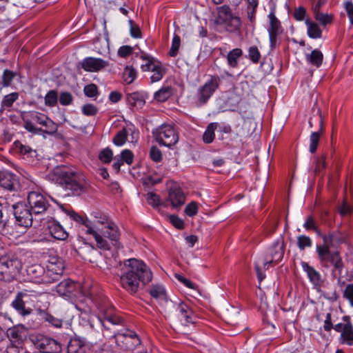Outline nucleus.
<instances>
[{
    "label": "nucleus",
    "instance_id": "f257e3e1",
    "mask_svg": "<svg viewBox=\"0 0 353 353\" xmlns=\"http://www.w3.org/2000/svg\"><path fill=\"white\" fill-rule=\"evenodd\" d=\"M68 214L72 220L86 228L85 233L93 236L97 247L99 249H110V244L103 236L115 243L119 240L120 232L118 226L108 215L101 212H93L91 214L93 220H90L73 210L68 211Z\"/></svg>",
    "mask_w": 353,
    "mask_h": 353
},
{
    "label": "nucleus",
    "instance_id": "f03ea898",
    "mask_svg": "<svg viewBox=\"0 0 353 353\" xmlns=\"http://www.w3.org/2000/svg\"><path fill=\"white\" fill-rule=\"evenodd\" d=\"M119 277L121 286L134 295L141 287L152 281L153 274L144 261L132 258L123 261Z\"/></svg>",
    "mask_w": 353,
    "mask_h": 353
},
{
    "label": "nucleus",
    "instance_id": "7ed1b4c3",
    "mask_svg": "<svg viewBox=\"0 0 353 353\" xmlns=\"http://www.w3.org/2000/svg\"><path fill=\"white\" fill-rule=\"evenodd\" d=\"M321 238L323 244L317 245L316 247L320 265L325 268H328L331 265L333 266L332 274L337 272L341 276L345 267L341 253L338 250L334 252L330 250V248L335 241L334 234L333 233L323 234Z\"/></svg>",
    "mask_w": 353,
    "mask_h": 353
},
{
    "label": "nucleus",
    "instance_id": "20e7f679",
    "mask_svg": "<svg viewBox=\"0 0 353 353\" xmlns=\"http://www.w3.org/2000/svg\"><path fill=\"white\" fill-rule=\"evenodd\" d=\"M23 128L34 134H47L53 135L58 130V125L46 114L37 112L29 111L21 115Z\"/></svg>",
    "mask_w": 353,
    "mask_h": 353
},
{
    "label": "nucleus",
    "instance_id": "39448f33",
    "mask_svg": "<svg viewBox=\"0 0 353 353\" xmlns=\"http://www.w3.org/2000/svg\"><path fill=\"white\" fill-rule=\"evenodd\" d=\"M58 176L59 183L64 189L70 190L73 195L85 193L90 187L85 176L79 173L60 170Z\"/></svg>",
    "mask_w": 353,
    "mask_h": 353
},
{
    "label": "nucleus",
    "instance_id": "423d86ee",
    "mask_svg": "<svg viewBox=\"0 0 353 353\" xmlns=\"http://www.w3.org/2000/svg\"><path fill=\"white\" fill-rule=\"evenodd\" d=\"M22 268L21 260L14 255L0 257V280L10 282L17 279Z\"/></svg>",
    "mask_w": 353,
    "mask_h": 353
},
{
    "label": "nucleus",
    "instance_id": "0eeeda50",
    "mask_svg": "<svg viewBox=\"0 0 353 353\" xmlns=\"http://www.w3.org/2000/svg\"><path fill=\"white\" fill-rule=\"evenodd\" d=\"M99 310L98 319L102 326L110 330L108 324L112 325H124L125 320L117 312L114 307L106 300H103V303H97Z\"/></svg>",
    "mask_w": 353,
    "mask_h": 353
},
{
    "label": "nucleus",
    "instance_id": "6e6552de",
    "mask_svg": "<svg viewBox=\"0 0 353 353\" xmlns=\"http://www.w3.org/2000/svg\"><path fill=\"white\" fill-rule=\"evenodd\" d=\"M156 141L161 145L171 148L179 141V133L174 124L163 123L152 131Z\"/></svg>",
    "mask_w": 353,
    "mask_h": 353
},
{
    "label": "nucleus",
    "instance_id": "1a4fd4ad",
    "mask_svg": "<svg viewBox=\"0 0 353 353\" xmlns=\"http://www.w3.org/2000/svg\"><path fill=\"white\" fill-rule=\"evenodd\" d=\"M112 337L117 345L125 351H133L141 345V339L137 334L129 329H122L114 332Z\"/></svg>",
    "mask_w": 353,
    "mask_h": 353
},
{
    "label": "nucleus",
    "instance_id": "9d476101",
    "mask_svg": "<svg viewBox=\"0 0 353 353\" xmlns=\"http://www.w3.org/2000/svg\"><path fill=\"white\" fill-rule=\"evenodd\" d=\"M32 295L26 290L17 292L14 299L11 302V307L21 316H27L33 312L34 301Z\"/></svg>",
    "mask_w": 353,
    "mask_h": 353
},
{
    "label": "nucleus",
    "instance_id": "9b49d317",
    "mask_svg": "<svg viewBox=\"0 0 353 353\" xmlns=\"http://www.w3.org/2000/svg\"><path fill=\"white\" fill-rule=\"evenodd\" d=\"M46 263V271L50 283L57 281L63 273L65 269L64 261L57 254H49Z\"/></svg>",
    "mask_w": 353,
    "mask_h": 353
},
{
    "label": "nucleus",
    "instance_id": "f8f14e48",
    "mask_svg": "<svg viewBox=\"0 0 353 353\" xmlns=\"http://www.w3.org/2000/svg\"><path fill=\"white\" fill-rule=\"evenodd\" d=\"M221 78L218 75H210V79L197 90V100L201 105L205 104L214 93L219 88Z\"/></svg>",
    "mask_w": 353,
    "mask_h": 353
},
{
    "label": "nucleus",
    "instance_id": "ddd939ff",
    "mask_svg": "<svg viewBox=\"0 0 353 353\" xmlns=\"http://www.w3.org/2000/svg\"><path fill=\"white\" fill-rule=\"evenodd\" d=\"M28 205L34 214H43L50 207L49 199L39 192L32 191L27 196Z\"/></svg>",
    "mask_w": 353,
    "mask_h": 353
},
{
    "label": "nucleus",
    "instance_id": "4468645a",
    "mask_svg": "<svg viewBox=\"0 0 353 353\" xmlns=\"http://www.w3.org/2000/svg\"><path fill=\"white\" fill-rule=\"evenodd\" d=\"M141 58L146 61V63L142 64L141 66L142 71H150L152 72L150 77L151 83L161 81L166 72V69L163 66L161 63L154 57L148 55H141Z\"/></svg>",
    "mask_w": 353,
    "mask_h": 353
},
{
    "label": "nucleus",
    "instance_id": "2eb2a0df",
    "mask_svg": "<svg viewBox=\"0 0 353 353\" xmlns=\"http://www.w3.org/2000/svg\"><path fill=\"white\" fill-rule=\"evenodd\" d=\"M16 223L19 226L29 228L32 226L33 218L31 209L23 202H18L12 205Z\"/></svg>",
    "mask_w": 353,
    "mask_h": 353
},
{
    "label": "nucleus",
    "instance_id": "dca6fc26",
    "mask_svg": "<svg viewBox=\"0 0 353 353\" xmlns=\"http://www.w3.org/2000/svg\"><path fill=\"white\" fill-rule=\"evenodd\" d=\"M343 323L335 325L334 330L341 333L339 340L342 344L349 346L353 345V325L350 316L345 315L342 317Z\"/></svg>",
    "mask_w": 353,
    "mask_h": 353
},
{
    "label": "nucleus",
    "instance_id": "f3484780",
    "mask_svg": "<svg viewBox=\"0 0 353 353\" xmlns=\"http://www.w3.org/2000/svg\"><path fill=\"white\" fill-rule=\"evenodd\" d=\"M285 243L283 240L276 241L267 250L264 259V265L279 263L283 258Z\"/></svg>",
    "mask_w": 353,
    "mask_h": 353
},
{
    "label": "nucleus",
    "instance_id": "a211bd4d",
    "mask_svg": "<svg viewBox=\"0 0 353 353\" xmlns=\"http://www.w3.org/2000/svg\"><path fill=\"white\" fill-rule=\"evenodd\" d=\"M0 185L11 192H17L21 188L19 176L9 170L0 171Z\"/></svg>",
    "mask_w": 353,
    "mask_h": 353
},
{
    "label": "nucleus",
    "instance_id": "6ab92c4d",
    "mask_svg": "<svg viewBox=\"0 0 353 353\" xmlns=\"http://www.w3.org/2000/svg\"><path fill=\"white\" fill-rule=\"evenodd\" d=\"M79 65L88 72H98L109 65V62L101 58L88 57L83 59Z\"/></svg>",
    "mask_w": 353,
    "mask_h": 353
},
{
    "label": "nucleus",
    "instance_id": "aec40b11",
    "mask_svg": "<svg viewBox=\"0 0 353 353\" xmlns=\"http://www.w3.org/2000/svg\"><path fill=\"white\" fill-rule=\"evenodd\" d=\"M270 19V27L268 29L270 38V46L272 50L277 46V37L282 33L283 30L280 21L276 18L273 11L268 15Z\"/></svg>",
    "mask_w": 353,
    "mask_h": 353
},
{
    "label": "nucleus",
    "instance_id": "412c9836",
    "mask_svg": "<svg viewBox=\"0 0 353 353\" xmlns=\"http://www.w3.org/2000/svg\"><path fill=\"white\" fill-rule=\"evenodd\" d=\"M177 316L181 323L184 326L194 325L197 317L193 310L185 303H180L176 307Z\"/></svg>",
    "mask_w": 353,
    "mask_h": 353
},
{
    "label": "nucleus",
    "instance_id": "4be33fe9",
    "mask_svg": "<svg viewBox=\"0 0 353 353\" xmlns=\"http://www.w3.org/2000/svg\"><path fill=\"white\" fill-rule=\"evenodd\" d=\"M27 275L35 283H50L46 269L40 264H32L26 269Z\"/></svg>",
    "mask_w": 353,
    "mask_h": 353
},
{
    "label": "nucleus",
    "instance_id": "5701e85b",
    "mask_svg": "<svg viewBox=\"0 0 353 353\" xmlns=\"http://www.w3.org/2000/svg\"><path fill=\"white\" fill-rule=\"evenodd\" d=\"M36 347L42 353H59L61 351L59 343L53 339L47 337L38 339Z\"/></svg>",
    "mask_w": 353,
    "mask_h": 353
},
{
    "label": "nucleus",
    "instance_id": "b1692460",
    "mask_svg": "<svg viewBox=\"0 0 353 353\" xmlns=\"http://www.w3.org/2000/svg\"><path fill=\"white\" fill-rule=\"evenodd\" d=\"M130 133H131L132 139L134 137L138 139L139 131L136 130L133 125H129L127 127L123 128L115 134L112 139L113 143L117 146H122L127 141ZM132 141L133 140H132Z\"/></svg>",
    "mask_w": 353,
    "mask_h": 353
},
{
    "label": "nucleus",
    "instance_id": "393cba45",
    "mask_svg": "<svg viewBox=\"0 0 353 353\" xmlns=\"http://www.w3.org/2000/svg\"><path fill=\"white\" fill-rule=\"evenodd\" d=\"M168 201L173 208H179L183 205L185 201V196L182 189L174 184L168 190Z\"/></svg>",
    "mask_w": 353,
    "mask_h": 353
},
{
    "label": "nucleus",
    "instance_id": "a878e982",
    "mask_svg": "<svg viewBox=\"0 0 353 353\" xmlns=\"http://www.w3.org/2000/svg\"><path fill=\"white\" fill-rule=\"evenodd\" d=\"M27 331L24 325H14L7 330V336L10 342L18 345H23V341L26 339Z\"/></svg>",
    "mask_w": 353,
    "mask_h": 353
},
{
    "label": "nucleus",
    "instance_id": "bb28decb",
    "mask_svg": "<svg viewBox=\"0 0 353 353\" xmlns=\"http://www.w3.org/2000/svg\"><path fill=\"white\" fill-rule=\"evenodd\" d=\"M48 229L51 236L55 239L64 241L68 236V233L63 226L55 220L48 221Z\"/></svg>",
    "mask_w": 353,
    "mask_h": 353
},
{
    "label": "nucleus",
    "instance_id": "cd10ccee",
    "mask_svg": "<svg viewBox=\"0 0 353 353\" xmlns=\"http://www.w3.org/2000/svg\"><path fill=\"white\" fill-rule=\"evenodd\" d=\"M301 265L305 272H306L309 281L314 286H321L323 280L321 274L312 266L310 265L305 261H301Z\"/></svg>",
    "mask_w": 353,
    "mask_h": 353
},
{
    "label": "nucleus",
    "instance_id": "c85d7f7f",
    "mask_svg": "<svg viewBox=\"0 0 353 353\" xmlns=\"http://www.w3.org/2000/svg\"><path fill=\"white\" fill-rule=\"evenodd\" d=\"M76 288V283L68 279L62 281L57 285L56 291L60 296L70 297L75 292Z\"/></svg>",
    "mask_w": 353,
    "mask_h": 353
},
{
    "label": "nucleus",
    "instance_id": "c756f323",
    "mask_svg": "<svg viewBox=\"0 0 353 353\" xmlns=\"http://www.w3.org/2000/svg\"><path fill=\"white\" fill-rule=\"evenodd\" d=\"M219 19L226 22L228 20H231L234 23L235 28L239 27L241 24L240 19L239 17H233L232 15L231 9L228 6L224 5L218 8Z\"/></svg>",
    "mask_w": 353,
    "mask_h": 353
},
{
    "label": "nucleus",
    "instance_id": "7c9ffc66",
    "mask_svg": "<svg viewBox=\"0 0 353 353\" xmlns=\"http://www.w3.org/2000/svg\"><path fill=\"white\" fill-rule=\"evenodd\" d=\"M319 131L312 132L310 137V152L312 154L316 152L319 145L321 135L323 132V119L321 114L319 116Z\"/></svg>",
    "mask_w": 353,
    "mask_h": 353
},
{
    "label": "nucleus",
    "instance_id": "2f4dec72",
    "mask_svg": "<svg viewBox=\"0 0 353 353\" xmlns=\"http://www.w3.org/2000/svg\"><path fill=\"white\" fill-rule=\"evenodd\" d=\"M243 54L242 49L239 48H234L230 50L225 57L228 66L232 68H237Z\"/></svg>",
    "mask_w": 353,
    "mask_h": 353
},
{
    "label": "nucleus",
    "instance_id": "473e14b6",
    "mask_svg": "<svg viewBox=\"0 0 353 353\" xmlns=\"http://www.w3.org/2000/svg\"><path fill=\"white\" fill-rule=\"evenodd\" d=\"M87 346L80 339H71L67 347L68 353H86Z\"/></svg>",
    "mask_w": 353,
    "mask_h": 353
},
{
    "label": "nucleus",
    "instance_id": "72a5a7b5",
    "mask_svg": "<svg viewBox=\"0 0 353 353\" xmlns=\"http://www.w3.org/2000/svg\"><path fill=\"white\" fill-rule=\"evenodd\" d=\"M305 59L310 65L316 68H319L323 61V54L321 50L315 49L313 50L310 54H306Z\"/></svg>",
    "mask_w": 353,
    "mask_h": 353
},
{
    "label": "nucleus",
    "instance_id": "f704fd0d",
    "mask_svg": "<svg viewBox=\"0 0 353 353\" xmlns=\"http://www.w3.org/2000/svg\"><path fill=\"white\" fill-rule=\"evenodd\" d=\"M17 77V72H13L9 69H5L3 71L1 81H0V90L3 88L12 87L13 81Z\"/></svg>",
    "mask_w": 353,
    "mask_h": 353
},
{
    "label": "nucleus",
    "instance_id": "c9c22d12",
    "mask_svg": "<svg viewBox=\"0 0 353 353\" xmlns=\"http://www.w3.org/2000/svg\"><path fill=\"white\" fill-rule=\"evenodd\" d=\"M174 94V88L170 86H163L154 94V99L159 102L167 101Z\"/></svg>",
    "mask_w": 353,
    "mask_h": 353
},
{
    "label": "nucleus",
    "instance_id": "e433bc0d",
    "mask_svg": "<svg viewBox=\"0 0 353 353\" xmlns=\"http://www.w3.org/2000/svg\"><path fill=\"white\" fill-rule=\"evenodd\" d=\"M19 92H14L5 95L1 101L0 112H3L7 109H10L19 99Z\"/></svg>",
    "mask_w": 353,
    "mask_h": 353
},
{
    "label": "nucleus",
    "instance_id": "4c0bfd02",
    "mask_svg": "<svg viewBox=\"0 0 353 353\" xmlns=\"http://www.w3.org/2000/svg\"><path fill=\"white\" fill-rule=\"evenodd\" d=\"M305 23L307 26V35L312 39H319L322 37V30L319 26L310 19H306Z\"/></svg>",
    "mask_w": 353,
    "mask_h": 353
},
{
    "label": "nucleus",
    "instance_id": "58836bf2",
    "mask_svg": "<svg viewBox=\"0 0 353 353\" xmlns=\"http://www.w3.org/2000/svg\"><path fill=\"white\" fill-rule=\"evenodd\" d=\"M127 101L131 107L139 108L144 105L145 103L143 96L138 92L128 94Z\"/></svg>",
    "mask_w": 353,
    "mask_h": 353
},
{
    "label": "nucleus",
    "instance_id": "ea45409f",
    "mask_svg": "<svg viewBox=\"0 0 353 353\" xmlns=\"http://www.w3.org/2000/svg\"><path fill=\"white\" fill-rule=\"evenodd\" d=\"M150 295L155 299H166V292L161 285H152L148 290Z\"/></svg>",
    "mask_w": 353,
    "mask_h": 353
},
{
    "label": "nucleus",
    "instance_id": "a19ab883",
    "mask_svg": "<svg viewBox=\"0 0 353 353\" xmlns=\"http://www.w3.org/2000/svg\"><path fill=\"white\" fill-rule=\"evenodd\" d=\"M219 124L217 123H210L203 134V141L205 143H211L215 138L214 131L216 130Z\"/></svg>",
    "mask_w": 353,
    "mask_h": 353
},
{
    "label": "nucleus",
    "instance_id": "79ce46f5",
    "mask_svg": "<svg viewBox=\"0 0 353 353\" xmlns=\"http://www.w3.org/2000/svg\"><path fill=\"white\" fill-rule=\"evenodd\" d=\"M13 149L19 154L27 156H31V154L34 152L30 145L23 144L18 140L14 142Z\"/></svg>",
    "mask_w": 353,
    "mask_h": 353
},
{
    "label": "nucleus",
    "instance_id": "37998d69",
    "mask_svg": "<svg viewBox=\"0 0 353 353\" xmlns=\"http://www.w3.org/2000/svg\"><path fill=\"white\" fill-rule=\"evenodd\" d=\"M45 105L48 107H54L57 105L58 93L57 90H51L47 92L44 98Z\"/></svg>",
    "mask_w": 353,
    "mask_h": 353
},
{
    "label": "nucleus",
    "instance_id": "c03bdc74",
    "mask_svg": "<svg viewBox=\"0 0 353 353\" xmlns=\"http://www.w3.org/2000/svg\"><path fill=\"white\" fill-rule=\"evenodd\" d=\"M123 77L125 83H132L137 77L136 70L132 66H126L123 73Z\"/></svg>",
    "mask_w": 353,
    "mask_h": 353
},
{
    "label": "nucleus",
    "instance_id": "a18cd8bd",
    "mask_svg": "<svg viewBox=\"0 0 353 353\" xmlns=\"http://www.w3.org/2000/svg\"><path fill=\"white\" fill-rule=\"evenodd\" d=\"M181 46V38L178 34H174L172 41L171 48L169 51V55L175 57L179 52Z\"/></svg>",
    "mask_w": 353,
    "mask_h": 353
},
{
    "label": "nucleus",
    "instance_id": "49530a36",
    "mask_svg": "<svg viewBox=\"0 0 353 353\" xmlns=\"http://www.w3.org/2000/svg\"><path fill=\"white\" fill-rule=\"evenodd\" d=\"M99 159L103 163H109L113 158V152L110 148L103 149L99 153Z\"/></svg>",
    "mask_w": 353,
    "mask_h": 353
},
{
    "label": "nucleus",
    "instance_id": "de8ad7c7",
    "mask_svg": "<svg viewBox=\"0 0 353 353\" xmlns=\"http://www.w3.org/2000/svg\"><path fill=\"white\" fill-rule=\"evenodd\" d=\"M83 92L89 98H96L99 94V88L94 83L86 85L83 88Z\"/></svg>",
    "mask_w": 353,
    "mask_h": 353
},
{
    "label": "nucleus",
    "instance_id": "09e8293b",
    "mask_svg": "<svg viewBox=\"0 0 353 353\" xmlns=\"http://www.w3.org/2000/svg\"><path fill=\"white\" fill-rule=\"evenodd\" d=\"M248 58L254 63H258L260 61L261 54L257 46H252L248 48Z\"/></svg>",
    "mask_w": 353,
    "mask_h": 353
},
{
    "label": "nucleus",
    "instance_id": "8fccbe9b",
    "mask_svg": "<svg viewBox=\"0 0 353 353\" xmlns=\"http://www.w3.org/2000/svg\"><path fill=\"white\" fill-rule=\"evenodd\" d=\"M98 111L97 107L92 103H86L81 107L82 114L87 117L95 116Z\"/></svg>",
    "mask_w": 353,
    "mask_h": 353
},
{
    "label": "nucleus",
    "instance_id": "3c124183",
    "mask_svg": "<svg viewBox=\"0 0 353 353\" xmlns=\"http://www.w3.org/2000/svg\"><path fill=\"white\" fill-rule=\"evenodd\" d=\"M312 245V239L305 235H301L297 237V245L301 250H305V248H310Z\"/></svg>",
    "mask_w": 353,
    "mask_h": 353
},
{
    "label": "nucleus",
    "instance_id": "603ef678",
    "mask_svg": "<svg viewBox=\"0 0 353 353\" xmlns=\"http://www.w3.org/2000/svg\"><path fill=\"white\" fill-rule=\"evenodd\" d=\"M73 99V96L69 92H61L59 97L60 104L64 106L71 105Z\"/></svg>",
    "mask_w": 353,
    "mask_h": 353
},
{
    "label": "nucleus",
    "instance_id": "864d4df0",
    "mask_svg": "<svg viewBox=\"0 0 353 353\" xmlns=\"http://www.w3.org/2000/svg\"><path fill=\"white\" fill-rule=\"evenodd\" d=\"M150 159L156 162L159 163L162 161L163 155L162 152L156 145H152L150 149Z\"/></svg>",
    "mask_w": 353,
    "mask_h": 353
},
{
    "label": "nucleus",
    "instance_id": "5fc2aeb1",
    "mask_svg": "<svg viewBox=\"0 0 353 353\" xmlns=\"http://www.w3.org/2000/svg\"><path fill=\"white\" fill-rule=\"evenodd\" d=\"M303 227L307 230H314V232H316L317 234L320 233V231L319 230L318 226L316 225L314 218L312 215L308 216L307 217V219L303 224Z\"/></svg>",
    "mask_w": 353,
    "mask_h": 353
},
{
    "label": "nucleus",
    "instance_id": "6e6d98bb",
    "mask_svg": "<svg viewBox=\"0 0 353 353\" xmlns=\"http://www.w3.org/2000/svg\"><path fill=\"white\" fill-rule=\"evenodd\" d=\"M338 212L342 216L350 214L353 212V207L348 205L344 199L341 205L338 207Z\"/></svg>",
    "mask_w": 353,
    "mask_h": 353
},
{
    "label": "nucleus",
    "instance_id": "4d7b16f0",
    "mask_svg": "<svg viewBox=\"0 0 353 353\" xmlns=\"http://www.w3.org/2000/svg\"><path fill=\"white\" fill-rule=\"evenodd\" d=\"M121 161L126 163L128 165H131L133 162L134 154L133 152L128 149L123 150L120 154Z\"/></svg>",
    "mask_w": 353,
    "mask_h": 353
},
{
    "label": "nucleus",
    "instance_id": "13d9d810",
    "mask_svg": "<svg viewBox=\"0 0 353 353\" xmlns=\"http://www.w3.org/2000/svg\"><path fill=\"white\" fill-rule=\"evenodd\" d=\"M314 17L324 26L332 23L333 21V16L332 14H324L322 12L315 15Z\"/></svg>",
    "mask_w": 353,
    "mask_h": 353
},
{
    "label": "nucleus",
    "instance_id": "bf43d9fd",
    "mask_svg": "<svg viewBox=\"0 0 353 353\" xmlns=\"http://www.w3.org/2000/svg\"><path fill=\"white\" fill-rule=\"evenodd\" d=\"M343 296L347 299L353 307V283L347 284L343 291Z\"/></svg>",
    "mask_w": 353,
    "mask_h": 353
},
{
    "label": "nucleus",
    "instance_id": "052dcab7",
    "mask_svg": "<svg viewBox=\"0 0 353 353\" xmlns=\"http://www.w3.org/2000/svg\"><path fill=\"white\" fill-rule=\"evenodd\" d=\"M306 13V9L303 6H299L294 9L292 15L295 20L301 21L305 19Z\"/></svg>",
    "mask_w": 353,
    "mask_h": 353
},
{
    "label": "nucleus",
    "instance_id": "680f3d73",
    "mask_svg": "<svg viewBox=\"0 0 353 353\" xmlns=\"http://www.w3.org/2000/svg\"><path fill=\"white\" fill-rule=\"evenodd\" d=\"M148 203L153 207H158L160 205V197L154 192H149L146 195Z\"/></svg>",
    "mask_w": 353,
    "mask_h": 353
},
{
    "label": "nucleus",
    "instance_id": "e2e57ef3",
    "mask_svg": "<svg viewBox=\"0 0 353 353\" xmlns=\"http://www.w3.org/2000/svg\"><path fill=\"white\" fill-rule=\"evenodd\" d=\"M198 212V205L195 201H192L185 208V213L189 216H193Z\"/></svg>",
    "mask_w": 353,
    "mask_h": 353
},
{
    "label": "nucleus",
    "instance_id": "0e129e2a",
    "mask_svg": "<svg viewBox=\"0 0 353 353\" xmlns=\"http://www.w3.org/2000/svg\"><path fill=\"white\" fill-rule=\"evenodd\" d=\"M133 52V48L130 46H123L118 50V56L121 58H126Z\"/></svg>",
    "mask_w": 353,
    "mask_h": 353
},
{
    "label": "nucleus",
    "instance_id": "69168bd1",
    "mask_svg": "<svg viewBox=\"0 0 353 353\" xmlns=\"http://www.w3.org/2000/svg\"><path fill=\"white\" fill-rule=\"evenodd\" d=\"M170 223L177 229L183 230L185 228L184 221L176 215H170L169 217Z\"/></svg>",
    "mask_w": 353,
    "mask_h": 353
},
{
    "label": "nucleus",
    "instance_id": "338daca9",
    "mask_svg": "<svg viewBox=\"0 0 353 353\" xmlns=\"http://www.w3.org/2000/svg\"><path fill=\"white\" fill-rule=\"evenodd\" d=\"M162 178L157 174L148 176L144 180V184L147 185H154L160 183Z\"/></svg>",
    "mask_w": 353,
    "mask_h": 353
},
{
    "label": "nucleus",
    "instance_id": "774afa93",
    "mask_svg": "<svg viewBox=\"0 0 353 353\" xmlns=\"http://www.w3.org/2000/svg\"><path fill=\"white\" fill-rule=\"evenodd\" d=\"M344 8L345 9L347 15L350 19L351 25H353V3L350 1H347L344 3Z\"/></svg>",
    "mask_w": 353,
    "mask_h": 353
}]
</instances>
